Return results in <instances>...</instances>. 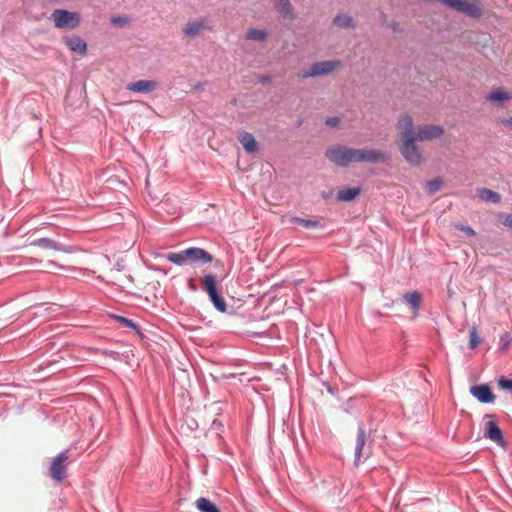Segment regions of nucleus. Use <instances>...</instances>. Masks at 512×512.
Returning a JSON list of instances; mask_svg holds the SVG:
<instances>
[{"mask_svg":"<svg viewBox=\"0 0 512 512\" xmlns=\"http://www.w3.org/2000/svg\"><path fill=\"white\" fill-rule=\"evenodd\" d=\"M398 129L403 142L400 151L407 162L412 165H418L422 161V155L416 145L415 130L413 128V120L409 115L403 116L398 121Z\"/></svg>","mask_w":512,"mask_h":512,"instance_id":"1","label":"nucleus"},{"mask_svg":"<svg viewBox=\"0 0 512 512\" xmlns=\"http://www.w3.org/2000/svg\"><path fill=\"white\" fill-rule=\"evenodd\" d=\"M166 259L176 265L206 264L213 260V256L206 250L190 247L177 253H169Z\"/></svg>","mask_w":512,"mask_h":512,"instance_id":"2","label":"nucleus"},{"mask_svg":"<svg viewBox=\"0 0 512 512\" xmlns=\"http://www.w3.org/2000/svg\"><path fill=\"white\" fill-rule=\"evenodd\" d=\"M51 20L58 29H75L81 23V15L78 12L56 9L51 14Z\"/></svg>","mask_w":512,"mask_h":512,"instance_id":"3","label":"nucleus"},{"mask_svg":"<svg viewBox=\"0 0 512 512\" xmlns=\"http://www.w3.org/2000/svg\"><path fill=\"white\" fill-rule=\"evenodd\" d=\"M350 163L352 162H366V163H380L387 159L385 152L375 149L365 148H350L349 151Z\"/></svg>","mask_w":512,"mask_h":512,"instance_id":"4","label":"nucleus"},{"mask_svg":"<svg viewBox=\"0 0 512 512\" xmlns=\"http://www.w3.org/2000/svg\"><path fill=\"white\" fill-rule=\"evenodd\" d=\"M69 459L68 450L60 452L52 461L49 475L57 482H61L66 476V462Z\"/></svg>","mask_w":512,"mask_h":512,"instance_id":"5","label":"nucleus"},{"mask_svg":"<svg viewBox=\"0 0 512 512\" xmlns=\"http://www.w3.org/2000/svg\"><path fill=\"white\" fill-rule=\"evenodd\" d=\"M350 148L344 145L336 144L329 147L326 150V157L338 166H348L350 164V156H349Z\"/></svg>","mask_w":512,"mask_h":512,"instance_id":"6","label":"nucleus"},{"mask_svg":"<svg viewBox=\"0 0 512 512\" xmlns=\"http://www.w3.org/2000/svg\"><path fill=\"white\" fill-rule=\"evenodd\" d=\"M204 31H211L207 18L194 19L185 24L183 35L186 37H196Z\"/></svg>","mask_w":512,"mask_h":512,"instance_id":"7","label":"nucleus"},{"mask_svg":"<svg viewBox=\"0 0 512 512\" xmlns=\"http://www.w3.org/2000/svg\"><path fill=\"white\" fill-rule=\"evenodd\" d=\"M339 61H322L314 63L309 71H305L302 74L303 78L326 75L332 72L337 66H339Z\"/></svg>","mask_w":512,"mask_h":512,"instance_id":"8","label":"nucleus"},{"mask_svg":"<svg viewBox=\"0 0 512 512\" xmlns=\"http://www.w3.org/2000/svg\"><path fill=\"white\" fill-rule=\"evenodd\" d=\"M444 133L441 126L438 125H421L415 131V139L417 141H425L439 138Z\"/></svg>","mask_w":512,"mask_h":512,"instance_id":"9","label":"nucleus"},{"mask_svg":"<svg viewBox=\"0 0 512 512\" xmlns=\"http://www.w3.org/2000/svg\"><path fill=\"white\" fill-rule=\"evenodd\" d=\"M485 98L495 106L502 107L506 102L512 100V91L497 88L488 93Z\"/></svg>","mask_w":512,"mask_h":512,"instance_id":"10","label":"nucleus"},{"mask_svg":"<svg viewBox=\"0 0 512 512\" xmlns=\"http://www.w3.org/2000/svg\"><path fill=\"white\" fill-rule=\"evenodd\" d=\"M159 86L156 80H138L131 82L126 86V89L135 93H151Z\"/></svg>","mask_w":512,"mask_h":512,"instance_id":"11","label":"nucleus"},{"mask_svg":"<svg viewBox=\"0 0 512 512\" xmlns=\"http://www.w3.org/2000/svg\"><path fill=\"white\" fill-rule=\"evenodd\" d=\"M470 393L481 403H492L495 400V395L486 384L472 386Z\"/></svg>","mask_w":512,"mask_h":512,"instance_id":"12","label":"nucleus"},{"mask_svg":"<svg viewBox=\"0 0 512 512\" xmlns=\"http://www.w3.org/2000/svg\"><path fill=\"white\" fill-rule=\"evenodd\" d=\"M366 443V431L363 424H360L357 431L356 445H355V465L358 466L360 459L365 456H369L368 453L364 452V446Z\"/></svg>","mask_w":512,"mask_h":512,"instance_id":"13","label":"nucleus"},{"mask_svg":"<svg viewBox=\"0 0 512 512\" xmlns=\"http://www.w3.org/2000/svg\"><path fill=\"white\" fill-rule=\"evenodd\" d=\"M32 246H37L43 249H51L55 251H61L65 253H71L73 251V247L71 246H63L60 243L49 239V238H39L35 239L31 242Z\"/></svg>","mask_w":512,"mask_h":512,"instance_id":"14","label":"nucleus"},{"mask_svg":"<svg viewBox=\"0 0 512 512\" xmlns=\"http://www.w3.org/2000/svg\"><path fill=\"white\" fill-rule=\"evenodd\" d=\"M486 418H492V416L486 415ZM485 436L497 444L502 445L504 443L503 433L492 419L486 423Z\"/></svg>","mask_w":512,"mask_h":512,"instance_id":"15","label":"nucleus"},{"mask_svg":"<svg viewBox=\"0 0 512 512\" xmlns=\"http://www.w3.org/2000/svg\"><path fill=\"white\" fill-rule=\"evenodd\" d=\"M63 41L71 51L79 53L81 55L86 54L87 44L78 35L65 36L63 37Z\"/></svg>","mask_w":512,"mask_h":512,"instance_id":"16","label":"nucleus"},{"mask_svg":"<svg viewBox=\"0 0 512 512\" xmlns=\"http://www.w3.org/2000/svg\"><path fill=\"white\" fill-rule=\"evenodd\" d=\"M238 140L247 153H255L259 150L256 139L251 133L247 131L240 132L238 134Z\"/></svg>","mask_w":512,"mask_h":512,"instance_id":"17","label":"nucleus"},{"mask_svg":"<svg viewBox=\"0 0 512 512\" xmlns=\"http://www.w3.org/2000/svg\"><path fill=\"white\" fill-rule=\"evenodd\" d=\"M403 300L411 308L414 316H417L422 304V295L418 291L408 292L403 295Z\"/></svg>","mask_w":512,"mask_h":512,"instance_id":"18","label":"nucleus"},{"mask_svg":"<svg viewBox=\"0 0 512 512\" xmlns=\"http://www.w3.org/2000/svg\"><path fill=\"white\" fill-rule=\"evenodd\" d=\"M478 197L486 202L499 203L501 196L497 192H494L488 188H481L477 190Z\"/></svg>","mask_w":512,"mask_h":512,"instance_id":"19","label":"nucleus"},{"mask_svg":"<svg viewBox=\"0 0 512 512\" xmlns=\"http://www.w3.org/2000/svg\"><path fill=\"white\" fill-rule=\"evenodd\" d=\"M361 192V189L359 187H353V188H345L338 192L337 199L339 201H352L354 200Z\"/></svg>","mask_w":512,"mask_h":512,"instance_id":"20","label":"nucleus"},{"mask_svg":"<svg viewBox=\"0 0 512 512\" xmlns=\"http://www.w3.org/2000/svg\"><path fill=\"white\" fill-rule=\"evenodd\" d=\"M201 284H202L203 290H205L207 292L208 296L217 292L216 278L214 275H212V274L204 275L203 278L201 279Z\"/></svg>","mask_w":512,"mask_h":512,"instance_id":"21","label":"nucleus"},{"mask_svg":"<svg viewBox=\"0 0 512 512\" xmlns=\"http://www.w3.org/2000/svg\"><path fill=\"white\" fill-rule=\"evenodd\" d=\"M196 507L200 512H220L214 503L204 497H200L196 500Z\"/></svg>","mask_w":512,"mask_h":512,"instance_id":"22","label":"nucleus"},{"mask_svg":"<svg viewBox=\"0 0 512 512\" xmlns=\"http://www.w3.org/2000/svg\"><path fill=\"white\" fill-rule=\"evenodd\" d=\"M266 37L267 33L264 30L252 28L246 32V39L248 40L264 41Z\"/></svg>","mask_w":512,"mask_h":512,"instance_id":"23","label":"nucleus"},{"mask_svg":"<svg viewBox=\"0 0 512 512\" xmlns=\"http://www.w3.org/2000/svg\"><path fill=\"white\" fill-rule=\"evenodd\" d=\"M291 222L294 224L301 225L305 228L321 227V223L318 220H309V219H303V218H299V217H293L291 219Z\"/></svg>","mask_w":512,"mask_h":512,"instance_id":"24","label":"nucleus"},{"mask_svg":"<svg viewBox=\"0 0 512 512\" xmlns=\"http://www.w3.org/2000/svg\"><path fill=\"white\" fill-rule=\"evenodd\" d=\"M211 302L213 303L214 307L220 311L225 312L227 309V304L222 296L218 294V292L212 294L209 296Z\"/></svg>","mask_w":512,"mask_h":512,"instance_id":"25","label":"nucleus"},{"mask_svg":"<svg viewBox=\"0 0 512 512\" xmlns=\"http://www.w3.org/2000/svg\"><path fill=\"white\" fill-rule=\"evenodd\" d=\"M334 24L342 28H349L354 26L353 18L347 15L336 16L334 19Z\"/></svg>","mask_w":512,"mask_h":512,"instance_id":"26","label":"nucleus"},{"mask_svg":"<svg viewBox=\"0 0 512 512\" xmlns=\"http://www.w3.org/2000/svg\"><path fill=\"white\" fill-rule=\"evenodd\" d=\"M276 8L283 15H292L291 5L289 0H276Z\"/></svg>","mask_w":512,"mask_h":512,"instance_id":"27","label":"nucleus"},{"mask_svg":"<svg viewBox=\"0 0 512 512\" xmlns=\"http://www.w3.org/2000/svg\"><path fill=\"white\" fill-rule=\"evenodd\" d=\"M441 186L442 180L440 178H435L426 183V190L430 195H433L441 188Z\"/></svg>","mask_w":512,"mask_h":512,"instance_id":"28","label":"nucleus"},{"mask_svg":"<svg viewBox=\"0 0 512 512\" xmlns=\"http://www.w3.org/2000/svg\"><path fill=\"white\" fill-rule=\"evenodd\" d=\"M469 335H470L469 346H470L471 349H475L479 345V343H480V339L478 337L477 330H476L475 327H473L470 330Z\"/></svg>","mask_w":512,"mask_h":512,"instance_id":"29","label":"nucleus"},{"mask_svg":"<svg viewBox=\"0 0 512 512\" xmlns=\"http://www.w3.org/2000/svg\"><path fill=\"white\" fill-rule=\"evenodd\" d=\"M115 319L120 324H122L124 327L132 328V329H137L138 328L137 324L134 323L132 320H130L128 318H125V317H122V316H115Z\"/></svg>","mask_w":512,"mask_h":512,"instance_id":"30","label":"nucleus"},{"mask_svg":"<svg viewBox=\"0 0 512 512\" xmlns=\"http://www.w3.org/2000/svg\"><path fill=\"white\" fill-rule=\"evenodd\" d=\"M510 343H511V337L508 333H504L501 337H500V349L502 351H507L510 347Z\"/></svg>","mask_w":512,"mask_h":512,"instance_id":"31","label":"nucleus"},{"mask_svg":"<svg viewBox=\"0 0 512 512\" xmlns=\"http://www.w3.org/2000/svg\"><path fill=\"white\" fill-rule=\"evenodd\" d=\"M455 228L463 233H465L469 237H474L476 232L470 227L462 224H456Z\"/></svg>","mask_w":512,"mask_h":512,"instance_id":"32","label":"nucleus"},{"mask_svg":"<svg viewBox=\"0 0 512 512\" xmlns=\"http://www.w3.org/2000/svg\"><path fill=\"white\" fill-rule=\"evenodd\" d=\"M499 219L504 226L512 228V214H501L499 215Z\"/></svg>","mask_w":512,"mask_h":512,"instance_id":"33","label":"nucleus"},{"mask_svg":"<svg viewBox=\"0 0 512 512\" xmlns=\"http://www.w3.org/2000/svg\"><path fill=\"white\" fill-rule=\"evenodd\" d=\"M499 385L503 389L512 391V378L507 379V378L501 377L499 380Z\"/></svg>","mask_w":512,"mask_h":512,"instance_id":"34","label":"nucleus"},{"mask_svg":"<svg viewBox=\"0 0 512 512\" xmlns=\"http://www.w3.org/2000/svg\"><path fill=\"white\" fill-rule=\"evenodd\" d=\"M111 23L115 26H124L128 23L127 17H113Z\"/></svg>","mask_w":512,"mask_h":512,"instance_id":"35","label":"nucleus"},{"mask_svg":"<svg viewBox=\"0 0 512 512\" xmlns=\"http://www.w3.org/2000/svg\"><path fill=\"white\" fill-rule=\"evenodd\" d=\"M340 123L339 117H330L326 120V124L330 127H337Z\"/></svg>","mask_w":512,"mask_h":512,"instance_id":"36","label":"nucleus"},{"mask_svg":"<svg viewBox=\"0 0 512 512\" xmlns=\"http://www.w3.org/2000/svg\"><path fill=\"white\" fill-rule=\"evenodd\" d=\"M499 122L512 131V116L509 118H502Z\"/></svg>","mask_w":512,"mask_h":512,"instance_id":"37","label":"nucleus"},{"mask_svg":"<svg viewBox=\"0 0 512 512\" xmlns=\"http://www.w3.org/2000/svg\"><path fill=\"white\" fill-rule=\"evenodd\" d=\"M48 264H49V265L57 266V267H59V268H61V269H64V270H69V269H70L69 267H66V266H63V265H58L57 263H55V262H54V261H52V260H51V261H49V262H48Z\"/></svg>","mask_w":512,"mask_h":512,"instance_id":"38","label":"nucleus"},{"mask_svg":"<svg viewBox=\"0 0 512 512\" xmlns=\"http://www.w3.org/2000/svg\"><path fill=\"white\" fill-rule=\"evenodd\" d=\"M188 287H189V289H190V290H192V291H196V289H197V287H196V285L194 284V282H193V280H192V279H190V280H189V282H188Z\"/></svg>","mask_w":512,"mask_h":512,"instance_id":"39","label":"nucleus"}]
</instances>
